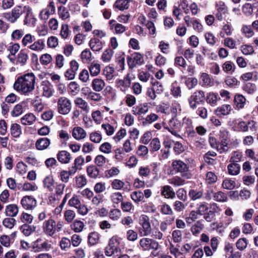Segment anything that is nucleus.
Returning a JSON list of instances; mask_svg holds the SVG:
<instances>
[{"label":"nucleus","mask_w":258,"mask_h":258,"mask_svg":"<svg viewBox=\"0 0 258 258\" xmlns=\"http://www.w3.org/2000/svg\"><path fill=\"white\" fill-rule=\"evenodd\" d=\"M36 77L33 73H28L19 77L15 81L14 89L21 95L29 96L35 89Z\"/></svg>","instance_id":"obj_1"},{"label":"nucleus","mask_w":258,"mask_h":258,"mask_svg":"<svg viewBox=\"0 0 258 258\" xmlns=\"http://www.w3.org/2000/svg\"><path fill=\"white\" fill-rule=\"evenodd\" d=\"M27 9L29 10L30 7L23 5L16 6L10 12L4 13L3 17L9 22L15 23L26 13Z\"/></svg>","instance_id":"obj_2"},{"label":"nucleus","mask_w":258,"mask_h":258,"mask_svg":"<svg viewBox=\"0 0 258 258\" xmlns=\"http://www.w3.org/2000/svg\"><path fill=\"white\" fill-rule=\"evenodd\" d=\"M172 167L173 170L180 173L181 176L184 179H191L192 174L189 170L188 166L181 160H174L172 163Z\"/></svg>","instance_id":"obj_3"},{"label":"nucleus","mask_w":258,"mask_h":258,"mask_svg":"<svg viewBox=\"0 0 258 258\" xmlns=\"http://www.w3.org/2000/svg\"><path fill=\"white\" fill-rule=\"evenodd\" d=\"M205 92L202 90L195 92L188 99L190 107L195 110L198 105L203 104L205 102Z\"/></svg>","instance_id":"obj_4"},{"label":"nucleus","mask_w":258,"mask_h":258,"mask_svg":"<svg viewBox=\"0 0 258 258\" xmlns=\"http://www.w3.org/2000/svg\"><path fill=\"white\" fill-rule=\"evenodd\" d=\"M31 248V250L34 252L48 251L52 249V246L48 240H43L41 238H38L32 242Z\"/></svg>","instance_id":"obj_5"},{"label":"nucleus","mask_w":258,"mask_h":258,"mask_svg":"<svg viewBox=\"0 0 258 258\" xmlns=\"http://www.w3.org/2000/svg\"><path fill=\"white\" fill-rule=\"evenodd\" d=\"M163 126L164 129L168 130L174 136L181 138V136L178 134V132L181 129L182 124L177 119L173 117L169 120L168 124L164 122Z\"/></svg>","instance_id":"obj_6"},{"label":"nucleus","mask_w":258,"mask_h":258,"mask_svg":"<svg viewBox=\"0 0 258 258\" xmlns=\"http://www.w3.org/2000/svg\"><path fill=\"white\" fill-rule=\"evenodd\" d=\"M58 112L62 115L69 113L72 109L71 101L68 98L62 96L59 97L57 101Z\"/></svg>","instance_id":"obj_7"},{"label":"nucleus","mask_w":258,"mask_h":258,"mask_svg":"<svg viewBox=\"0 0 258 258\" xmlns=\"http://www.w3.org/2000/svg\"><path fill=\"white\" fill-rule=\"evenodd\" d=\"M159 244L158 242L149 238H142L139 241V247L144 251H148L151 249L157 250L158 249Z\"/></svg>","instance_id":"obj_8"},{"label":"nucleus","mask_w":258,"mask_h":258,"mask_svg":"<svg viewBox=\"0 0 258 258\" xmlns=\"http://www.w3.org/2000/svg\"><path fill=\"white\" fill-rule=\"evenodd\" d=\"M43 233L49 236H52L55 233V220L52 218L45 220L42 225Z\"/></svg>","instance_id":"obj_9"},{"label":"nucleus","mask_w":258,"mask_h":258,"mask_svg":"<svg viewBox=\"0 0 258 258\" xmlns=\"http://www.w3.org/2000/svg\"><path fill=\"white\" fill-rule=\"evenodd\" d=\"M40 90L42 95L46 98H50L53 95L54 89L53 85L48 80L42 81L40 85Z\"/></svg>","instance_id":"obj_10"},{"label":"nucleus","mask_w":258,"mask_h":258,"mask_svg":"<svg viewBox=\"0 0 258 258\" xmlns=\"http://www.w3.org/2000/svg\"><path fill=\"white\" fill-rule=\"evenodd\" d=\"M22 207L26 210H32L37 205V201L33 196H25L21 200Z\"/></svg>","instance_id":"obj_11"},{"label":"nucleus","mask_w":258,"mask_h":258,"mask_svg":"<svg viewBox=\"0 0 258 258\" xmlns=\"http://www.w3.org/2000/svg\"><path fill=\"white\" fill-rule=\"evenodd\" d=\"M131 75L127 74L122 80H117L115 82L116 86L120 91L125 92L131 85Z\"/></svg>","instance_id":"obj_12"},{"label":"nucleus","mask_w":258,"mask_h":258,"mask_svg":"<svg viewBox=\"0 0 258 258\" xmlns=\"http://www.w3.org/2000/svg\"><path fill=\"white\" fill-rule=\"evenodd\" d=\"M28 58V50L26 49H21L16 57V64L21 67L24 66L27 64Z\"/></svg>","instance_id":"obj_13"},{"label":"nucleus","mask_w":258,"mask_h":258,"mask_svg":"<svg viewBox=\"0 0 258 258\" xmlns=\"http://www.w3.org/2000/svg\"><path fill=\"white\" fill-rule=\"evenodd\" d=\"M144 61L142 55L139 53H135L127 59L128 64L130 68H134L136 65H141Z\"/></svg>","instance_id":"obj_14"},{"label":"nucleus","mask_w":258,"mask_h":258,"mask_svg":"<svg viewBox=\"0 0 258 258\" xmlns=\"http://www.w3.org/2000/svg\"><path fill=\"white\" fill-rule=\"evenodd\" d=\"M149 110V106L147 103H141L133 107L132 112L136 115L145 114Z\"/></svg>","instance_id":"obj_15"},{"label":"nucleus","mask_w":258,"mask_h":258,"mask_svg":"<svg viewBox=\"0 0 258 258\" xmlns=\"http://www.w3.org/2000/svg\"><path fill=\"white\" fill-rule=\"evenodd\" d=\"M31 10L32 9L30 7L29 11L28 9H27L25 13L26 15L24 20V24L29 27L34 26L36 22V19L32 13Z\"/></svg>","instance_id":"obj_16"},{"label":"nucleus","mask_w":258,"mask_h":258,"mask_svg":"<svg viewBox=\"0 0 258 258\" xmlns=\"http://www.w3.org/2000/svg\"><path fill=\"white\" fill-rule=\"evenodd\" d=\"M161 195L166 199H173L175 198V192L173 188L168 185L161 187Z\"/></svg>","instance_id":"obj_17"},{"label":"nucleus","mask_w":258,"mask_h":258,"mask_svg":"<svg viewBox=\"0 0 258 258\" xmlns=\"http://www.w3.org/2000/svg\"><path fill=\"white\" fill-rule=\"evenodd\" d=\"M72 136L76 140L80 141L86 137L87 133L82 127L76 126L72 131Z\"/></svg>","instance_id":"obj_18"},{"label":"nucleus","mask_w":258,"mask_h":258,"mask_svg":"<svg viewBox=\"0 0 258 258\" xmlns=\"http://www.w3.org/2000/svg\"><path fill=\"white\" fill-rule=\"evenodd\" d=\"M110 29L112 30H114L116 34H121L125 32L126 27L123 25L118 23L114 20H111L109 22Z\"/></svg>","instance_id":"obj_19"},{"label":"nucleus","mask_w":258,"mask_h":258,"mask_svg":"<svg viewBox=\"0 0 258 258\" xmlns=\"http://www.w3.org/2000/svg\"><path fill=\"white\" fill-rule=\"evenodd\" d=\"M91 86L95 92H100L104 88L105 83L103 79L96 78L92 81Z\"/></svg>","instance_id":"obj_20"},{"label":"nucleus","mask_w":258,"mask_h":258,"mask_svg":"<svg viewBox=\"0 0 258 258\" xmlns=\"http://www.w3.org/2000/svg\"><path fill=\"white\" fill-rule=\"evenodd\" d=\"M200 84L204 87H208L213 86V81L210 75L206 73L201 74L200 77Z\"/></svg>","instance_id":"obj_21"},{"label":"nucleus","mask_w":258,"mask_h":258,"mask_svg":"<svg viewBox=\"0 0 258 258\" xmlns=\"http://www.w3.org/2000/svg\"><path fill=\"white\" fill-rule=\"evenodd\" d=\"M217 13L216 17L219 20L223 19V15L227 12V8L223 2L220 1L216 4Z\"/></svg>","instance_id":"obj_22"},{"label":"nucleus","mask_w":258,"mask_h":258,"mask_svg":"<svg viewBox=\"0 0 258 258\" xmlns=\"http://www.w3.org/2000/svg\"><path fill=\"white\" fill-rule=\"evenodd\" d=\"M246 98L241 94H236L234 96V105L236 109L239 110L244 108L246 104Z\"/></svg>","instance_id":"obj_23"},{"label":"nucleus","mask_w":258,"mask_h":258,"mask_svg":"<svg viewBox=\"0 0 258 258\" xmlns=\"http://www.w3.org/2000/svg\"><path fill=\"white\" fill-rule=\"evenodd\" d=\"M232 110V107L229 104H224L218 107L215 110V113L219 116L229 115Z\"/></svg>","instance_id":"obj_24"},{"label":"nucleus","mask_w":258,"mask_h":258,"mask_svg":"<svg viewBox=\"0 0 258 258\" xmlns=\"http://www.w3.org/2000/svg\"><path fill=\"white\" fill-rule=\"evenodd\" d=\"M44 47L45 40L43 39H38L28 46V48L30 50L35 51H41Z\"/></svg>","instance_id":"obj_25"},{"label":"nucleus","mask_w":258,"mask_h":258,"mask_svg":"<svg viewBox=\"0 0 258 258\" xmlns=\"http://www.w3.org/2000/svg\"><path fill=\"white\" fill-rule=\"evenodd\" d=\"M36 120V117L32 113L26 114L21 118V122L25 125H31L33 124Z\"/></svg>","instance_id":"obj_26"},{"label":"nucleus","mask_w":258,"mask_h":258,"mask_svg":"<svg viewBox=\"0 0 258 258\" xmlns=\"http://www.w3.org/2000/svg\"><path fill=\"white\" fill-rule=\"evenodd\" d=\"M19 212V208L15 204H10L5 208V214L6 216L10 217H16Z\"/></svg>","instance_id":"obj_27"},{"label":"nucleus","mask_w":258,"mask_h":258,"mask_svg":"<svg viewBox=\"0 0 258 258\" xmlns=\"http://www.w3.org/2000/svg\"><path fill=\"white\" fill-rule=\"evenodd\" d=\"M89 46L93 51H98L102 48L103 43L97 38H93L89 41Z\"/></svg>","instance_id":"obj_28"},{"label":"nucleus","mask_w":258,"mask_h":258,"mask_svg":"<svg viewBox=\"0 0 258 258\" xmlns=\"http://www.w3.org/2000/svg\"><path fill=\"white\" fill-rule=\"evenodd\" d=\"M58 160L63 164L69 163L72 159L71 154L66 151H61L58 152L57 155Z\"/></svg>","instance_id":"obj_29"},{"label":"nucleus","mask_w":258,"mask_h":258,"mask_svg":"<svg viewBox=\"0 0 258 258\" xmlns=\"http://www.w3.org/2000/svg\"><path fill=\"white\" fill-rule=\"evenodd\" d=\"M88 69L91 76L95 77L99 74L101 70V66L97 61H93L90 63Z\"/></svg>","instance_id":"obj_30"},{"label":"nucleus","mask_w":258,"mask_h":258,"mask_svg":"<svg viewBox=\"0 0 258 258\" xmlns=\"http://www.w3.org/2000/svg\"><path fill=\"white\" fill-rule=\"evenodd\" d=\"M57 13L59 18L62 20H69L70 18L71 14L69 10L64 6H61L58 7Z\"/></svg>","instance_id":"obj_31"},{"label":"nucleus","mask_w":258,"mask_h":258,"mask_svg":"<svg viewBox=\"0 0 258 258\" xmlns=\"http://www.w3.org/2000/svg\"><path fill=\"white\" fill-rule=\"evenodd\" d=\"M50 144V140L46 138H42L38 139L35 144L37 149L43 150L47 149Z\"/></svg>","instance_id":"obj_32"},{"label":"nucleus","mask_w":258,"mask_h":258,"mask_svg":"<svg viewBox=\"0 0 258 258\" xmlns=\"http://www.w3.org/2000/svg\"><path fill=\"white\" fill-rule=\"evenodd\" d=\"M75 104L83 110L85 113H88L90 111V107L88 103L82 98L78 97L75 100Z\"/></svg>","instance_id":"obj_33"},{"label":"nucleus","mask_w":258,"mask_h":258,"mask_svg":"<svg viewBox=\"0 0 258 258\" xmlns=\"http://www.w3.org/2000/svg\"><path fill=\"white\" fill-rule=\"evenodd\" d=\"M111 187L115 190H120L124 188V190H129L130 188L125 185V183L122 180L118 179H115L111 181Z\"/></svg>","instance_id":"obj_34"},{"label":"nucleus","mask_w":258,"mask_h":258,"mask_svg":"<svg viewBox=\"0 0 258 258\" xmlns=\"http://www.w3.org/2000/svg\"><path fill=\"white\" fill-rule=\"evenodd\" d=\"M100 235L97 232H92L88 236V244L90 246L95 245L97 244L100 240Z\"/></svg>","instance_id":"obj_35"},{"label":"nucleus","mask_w":258,"mask_h":258,"mask_svg":"<svg viewBox=\"0 0 258 258\" xmlns=\"http://www.w3.org/2000/svg\"><path fill=\"white\" fill-rule=\"evenodd\" d=\"M211 207L212 208V211H210L205 213L204 215V218L207 222H211L215 218V212L218 208V206L216 204L213 203L211 204Z\"/></svg>","instance_id":"obj_36"},{"label":"nucleus","mask_w":258,"mask_h":258,"mask_svg":"<svg viewBox=\"0 0 258 258\" xmlns=\"http://www.w3.org/2000/svg\"><path fill=\"white\" fill-rule=\"evenodd\" d=\"M129 7V0H116L113 8L120 11H124Z\"/></svg>","instance_id":"obj_37"},{"label":"nucleus","mask_w":258,"mask_h":258,"mask_svg":"<svg viewBox=\"0 0 258 258\" xmlns=\"http://www.w3.org/2000/svg\"><path fill=\"white\" fill-rule=\"evenodd\" d=\"M182 178V177L175 176L168 180V182L170 184L173 185L174 186H180L184 185L185 183V180Z\"/></svg>","instance_id":"obj_38"},{"label":"nucleus","mask_w":258,"mask_h":258,"mask_svg":"<svg viewBox=\"0 0 258 258\" xmlns=\"http://www.w3.org/2000/svg\"><path fill=\"white\" fill-rule=\"evenodd\" d=\"M86 170L88 175L92 178H97L100 173L99 169L94 165L88 166Z\"/></svg>","instance_id":"obj_39"},{"label":"nucleus","mask_w":258,"mask_h":258,"mask_svg":"<svg viewBox=\"0 0 258 258\" xmlns=\"http://www.w3.org/2000/svg\"><path fill=\"white\" fill-rule=\"evenodd\" d=\"M114 54V51L111 48L106 49L101 57V60L104 62H109L111 60V58Z\"/></svg>","instance_id":"obj_40"},{"label":"nucleus","mask_w":258,"mask_h":258,"mask_svg":"<svg viewBox=\"0 0 258 258\" xmlns=\"http://www.w3.org/2000/svg\"><path fill=\"white\" fill-rule=\"evenodd\" d=\"M218 99H220L218 94L214 93L208 94L206 98L207 102L212 106H216Z\"/></svg>","instance_id":"obj_41"},{"label":"nucleus","mask_w":258,"mask_h":258,"mask_svg":"<svg viewBox=\"0 0 258 258\" xmlns=\"http://www.w3.org/2000/svg\"><path fill=\"white\" fill-rule=\"evenodd\" d=\"M110 199L112 203L114 205V207H115V205H118L120 203H122L123 201V196L120 192H115L112 193L110 196Z\"/></svg>","instance_id":"obj_42"},{"label":"nucleus","mask_w":258,"mask_h":258,"mask_svg":"<svg viewBox=\"0 0 258 258\" xmlns=\"http://www.w3.org/2000/svg\"><path fill=\"white\" fill-rule=\"evenodd\" d=\"M152 228L150 223H148L141 225L139 230V233L141 236H147L151 233Z\"/></svg>","instance_id":"obj_43"},{"label":"nucleus","mask_w":258,"mask_h":258,"mask_svg":"<svg viewBox=\"0 0 258 258\" xmlns=\"http://www.w3.org/2000/svg\"><path fill=\"white\" fill-rule=\"evenodd\" d=\"M115 62L117 64L116 68L118 71H122L124 69L125 55L124 54H116Z\"/></svg>","instance_id":"obj_44"},{"label":"nucleus","mask_w":258,"mask_h":258,"mask_svg":"<svg viewBox=\"0 0 258 258\" xmlns=\"http://www.w3.org/2000/svg\"><path fill=\"white\" fill-rule=\"evenodd\" d=\"M204 224L201 221H196L191 227V232L194 235H197L203 230Z\"/></svg>","instance_id":"obj_45"},{"label":"nucleus","mask_w":258,"mask_h":258,"mask_svg":"<svg viewBox=\"0 0 258 258\" xmlns=\"http://www.w3.org/2000/svg\"><path fill=\"white\" fill-rule=\"evenodd\" d=\"M25 104L24 102H22L15 105L12 111V115L14 117H17L22 114L24 111Z\"/></svg>","instance_id":"obj_46"},{"label":"nucleus","mask_w":258,"mask_h":258,"mask_svg":"<svg viewBox=\"0 0 258 258\" xmlns=\"http://www.w3.org/2000/svg\"><path fill=\"white\" fill-rule=\"evenodd\" d=\"M188 195L191 200L196 201L203 197V191L202 190L191 189L188 192Z\"/></svg>","instance_id":"obj_47"},{"label":"nucleus","mask_w":258,"mask_h":258,"mask_svg":"<svg viewBox=\"0 0 258 258\" xmlns=\"http://www.w3.org/2000/svg\"><path fill=\"white\" fill-rule=\"evenodd\" d=\"M20 229L25 236H28L35 231V228L34 226L24 224L20 227Z\"/></svg>","instance_id":"obj_48"},{"label":"nucleus","mask_w":258,"mask_h":258,"mask_svg":"<svg viewBox=\"0 0 258 258\" xmlns=\"http://www.w3.org/2000/svg\"><path fill=\"white\" fill-rule=\"evenodd\" d=\"M217 150L221 154L226 152L229 150L227 141L219 140L217 144Z\"/></svg>","instance_id":"obj_49"},{"label":"nucleus","mask_w":258,"mask_h":258,"mask_svg":"<svg viewBox=\"0 0 258 258\" xmlns=\"http://www.w3.org/2000/svg\"><path fill=\"white\" fill-rule=\"evenodd\" d=\"M213 199L216 202L224 203L227 201L228 198L226 194L218 191L214 194Z\"/></svg>","instance_id":"obj_50"},{"label":"nucleus","mask_w":258,"mask_h":258,"mask_svg":"<svg viewBox=\"0 0 258 258\" xmlns=\"http://www.w3.org/2000/svg\"><path fill=\"white\" fill-rule=\"evenodd\" d=\"M97 92L89 91L88 93H86L85 96L88 100H90L95 102H99L102 99V96L99 94L97 93Z\"/></svg>","instance_id":"obj_51"},{"label":"nucleus","mask_w":258,"mask_h":258,"mask_svg":"<svg viewBox=\"0 0 258 258\" xmlns=\"http://www.w3.org/2000/svg\"><path fill=\"white\" fill-rule=\"evenodd\" d=\"M171 94L174 97H178L181 96V89L179 83L177 82H173L171 86Z\"/></svg>","instance_id":"obj_52"},{"label":"nucleus","mask_w":258,"mask_h":258,"mask_svg":"<svg viewBox=\"0 0 258 258\" xmlns=\"http://www.w3.org/2000/svg\"><path fill=\"white\" fill-rule=\"evenodd\" d=\"M227 168L229 174L236 175L239 173L240 166L237 163H231L228 165Z\"/></svg>","instance_id":"obj_53"},{"label":"nucleus","mask_w":258,"mask_h":258,"mask_svg":"<svg viewBox=\"0 0 258 258\" xmlns=\"http://www.w3.org/2000/svg\"><path fill=\"white\" fill-rule=\"evenodd\" d=\"M11 134L15 138L19 137L22 133L21 127L17 123H13L11 125Z\"/></svg>","instance_id":"obj_54"},{"label":"nucleus","mask_w":258,"mask_h":258,"mask_svg":"<svg viewBox=\"0 0 258 258\" xmlns=\"http://www.w3.org/2000/svg\"><path fill=\"white\" fill-rule=\"evenodd\" d=\"M18 189L23 191H35L38 189V187L35 183L25 182L21 186H18Z\"/></svg>","instance_id":"obj_55"},{"label":"nucleus","mask_w":258,"mask_h":258,"mask_svg":"<svg viewBox=\"0 0 258 258\" xmlns=\"http://www.w3.org/2000/svg\"><path fill=\"white\" fill-rule=\"evenodd\" d=\"M222 187L228 190H232L236 186V182L232 179H225L222 182Z\"/></svg>","instance_id":"obj_56"},{"label":"nucleus","mask_w":258,"mask_h":258,"mask_svg":"<svg viewBox=\"0 0 258 258\" xmlns=\"http://www.w3.org/2000/svg\"><path fill=\"white\" fill-rule=\"evenodd\" d=\"M131 198L134 202L138 204L144 199L143 192L141 191H135L131 194Z\"/></svg>","instance_id":"obj_57"},{"label":"nucleus","mask_w":258,"mask_h":258,"mask_svg":"<svg viewBox=\"0 0 258 258\" xmlns=\"http://www.w3.org/2000/svg\"><path fill=\"white\" fill-rule=\"evenodd\" d=\"M182 126H184L186 129L187 131H188L190 134H195V132L192 128V120L189 117H185L183 118V122Z\"/></svg>","instance_id":"obj_58"},{"label":"nucleus","mask_w":258,"mask_h":258,"mask_svg":"<svg viewBox=\"0 0 258 258\" xmlns=\"http://www.w3.org/2000/svg\"><path fill=\"white\" fill-rule=\"evenodd\" d=\"M71 227L75 232H80L84 227V224L82 221L76 220L71 224Z\"/></svg>","instance_id":"obj_59"},{"label":"nucleus","mask_w":258,"mask_h":258,"mask_svg":"<svg viewBox=\"0 0 258 258\" xmlns=\"http://www.w3.org/2000/svg\"><path fill=\"white\" fill-rule=\"evenodd\" d=\"M43 184L44 187L48 189L49 191H52L54 187V180L52 177L46 176L43 180Z\"/></svg>","instance_id":"obj_60"},{"label":"nucleus","mask_w":258,"mask_h":258,"mask_svg":"<svg viewBox=\"0 0 258 258\" xmlns=\"http://www.w3.org/2000/svg\"><path fill=\"white\" fill-rule=\"evenodd\" d=\"M35 40L34 36L32 35L31 34H26L22 38L21 43L23 46L26 47L31 44V43Z\"/></svg>","instance_id":"obj_61"},{"label":"nucleus","mask_w":258,"mask_h":258,"mask_svg":"<svg viewBox=\"0 0 258 258\" xmlns=\"http://www.w3.org/2000/svg\"><path fill=\"white\" fill-rule=\"evenodd\" d=\"M242 158V153L240 151H234L231 154L230 161L231 163H237L241 160Z\"/></svg>","instance_id":"obj_62"},{"label":"nucleus","mask_w":258,"mask_h":258,"mask_svg":"<svg viewBox=\"0 0 258 258\" xmlns=\"http://www.w3.org/2000/svg\"><path fill=\"white\" fill-rule=\"evenodd\" d=\"M218 179L217 176L213 172H208L206 175L205 180L207 184H211L215 183Z\"/></svg>","instance_id":"obj_63"},{"label":"nucleus","mask_w":258,"mask_h":258,"mask_svg":"<svg viewBox=\"0 0 258 258\" xmlns=\"http://www.w3.org/2000/svg\"><path fill=\"white\" fill-rule=\"evenodd\" d=\"M101 127L104 130L106 134L108 136H112L115 132V128L114 126L108 123L102 124Z\"/></svg>","instance_id":"obj_64"}]
</instances>
